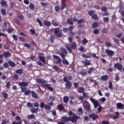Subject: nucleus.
Returning <instances> with one entry per match:
<instances>
[{
  "label": "nucleus",
  "instance_id": "f257e3e1",
  "mask_svg": "<svg viewBox=\"0 0 124 124\" xmlns=\"http://www.w3.org/2000/svg\"><path fill=\"white\" fill-rule=\"evenodd\" d=\"M69 116V117L66 116H63L61 118V120L62 122H64L65 123H68V122H72V123H75L77 122V120H80V116L75 115V113H73L71 111H69L68 112Z\"/></svg>",
  "mask_w": 124,
  "mask_h": 124
},
{
  "label": "nucleus",
  "instance_id": "f03ea898",
  "mask_svg": "<svg viewBox=\"0 0 124 124\" xmlns=\"http://www.w3.org/2000/svg\"><path fill=\"white\" fill-rule=\"evenodd\" d=\"M90 100L93 103L94 105V107L95 108H97V107L99 108H97L98 113H100L101 112V110H102V107L101 106L99 105V103H98V101L97 100H96L95 99H93V98H90Z\"/></svg>",
  "mask_w": 124,
  "mask_h": 124
},
{
  "label": "nucleus",
  "instance_id": "7ed1b4c3",
  "mask_svg": "<svg viewBox=\"0 0 124 124\" xmlns=\"http://www.w3.org/2000/svg\"><path fill=\"white\" fill-rule=\"evenodd\" d=\"M18 85L19 86L20 89L21 90L22 93H25L27 91V87L29 85V82H19Z\"/></svg>",
  "mask_w": 124,
  "mask_h": 124
},
{
  "label": "nucleus",
  "instance_id": "20e7f679",
  "mask_svg": "<svg viewBox=\"0 0 124 124\" xmlns=\"http://www.w3.org/2000/svg\"><path fill=\"white\" fill-rule=\"evenodd\" d=\"M63 80L64 82H66L65 84L66 89H67V90H70L72 87V83L69 80H67V77L66 76H65L63 78Z\"/></svg>",
  "mask_w": 124,
  "mask_h": 124
},
{
  "label": "nucleus",
  "instance_id": "39448f33",
  "mask_svg": "<svg viewBox=\"0 0 124 124\" xmlns=\"http://www.w3.org/2000/svg\"><path fill=\"white\" fill-rule=\"evenodd\" d=\"M82 105L83 106L84 109L87 111V112H91L92 110L91 109V105L90 103L87 101H84L82 103Z\"/></svg>",
  "mask_w": 124,
  "mask_h": 124
},
{
  "label": "nucleus",
  "instance_id": "423d86ee",
  "mask_svg": "<svg viewBox=\"0 0 124 124\" xmlns=\"http://www.w3.org/2000/svg\"><path fill=\"white\" fill-rule=\"evenodd\" d=\"M60 50L62 52L60 53V56L62 59H65V57H66V55L65 54H67V50H66V49H65V48L63 47H61L60 48Z\"/></svg>",
  "mask_w": 124,
  "mask_h": 124
},
{
  "label": "nucleus",
  "instance_id": "0eeeda50",
  "mask_svg": "<svg viewBox=\"0 0 124 124\" xmlns=\"http://www.w3.org/2000/svg\"><path fill=\"white\" fill-rule=\"evenodd\" d=\"M11 57V53L9 52H3L2 54H0V59H2V58H5V59L10 58Z\"/></svg>",
  "mask_w": 124,
  "mask_h": 124
},
{
  "label": "nucleus",
  "instance_id": "6e6552de",
  "mask_svg": "<svg viewBox=\"0 0 124 124\" xmlns=\"http://www.w3.org/2000/svg\"><path fill=\"white\" fill-rule=\"evenodd\" d=\"M46 109V110H51V107H50V106L48 105H45L44 104V102H42L40 104V108H41V109L44 108Z\"/></svg>",
  "mask_w": 124,
  "mask_h": 124
},
{
  "label": "nucleus",
  "instance_id": "1a4fd4ad",
  "mask_svg": "<svg viewBox=\"0 0 124 124\" xmlns=\"http://www.w3.org/2000/svg\"><path fill=\"white\" fill-rule=\"evenodd\" d=\"M114 67L115 68H117L118 70H119V71H121V70H123V66L122 65V64L120 63H116L114 64Z\"/></svg>",
  "mask_w": 124,
  "mask_h": 124
},
{
  "label": "nucleus",
  "instance_id": "9d476101",
  "mask_svg": "<svg viewBox=\"0 0 124 124\" xmlns=\"http://www.w3.org/2000/svg\"><path fill=\"white\" fill-rule=\"evenodd\" d=\"M51 85L50 84H43L41 85V87H42V88H45V87H46L48 88V90L50 91V92H53L54 89L53 88L51 87Z\"/></svg>",
  "mask_w": 124,
  "mask_h": 124
},
{
  "label": "nucleus",
  "instance_id": "9b49d317",
  "mask_svg": "<svg viewBox=\"0 0 124 124\" xmlns=\"http://www.w3.org/2000/svg\"><path fill=\"white\" fill-rule=\"evenodd\" d=\"M89 118L93 119V121H95L96 119H98V115L95 114V113H93L89 115Z\"/></svg>",
  "mask_w": 124,
  "mask_h": 124
},
{
  "label": "nucleus",
  "instance_id": "f8f14e48",
  "mask_svg": "<svg viewBox=\"0 0 124 124\" xmlns=\"http://www.w3.org/2000/svg\"><path fill=\"white\" fill-rule=\"evenodd\" d=\"M66 0H62L61 3L62 6H61L60 10H63L65 7H66Z\"/></svg>",
  "mask_w": 124,
  "mask_h": 124
},
{
  "label": "nucleus",
  "instance_id": "ddd939ff",
  "mask_svg": "<svg viewBox=\"0 0 124 124\" xmlns=\"http://www.w3.org/2000/svg\"><path fill=\"white\" fill-rule=\"evenodd\" d=\"M53 57L54 59H55V60H58L56 63L57 64L59 63V64L62 63V59L60 58V56L57 55H53Z\"/></svg>",
  "mask_w": 124,
  "mask_h": 124
},
{
  "label": "nucleus",
  "instance_id": "4468645a",
  "mask_svg": "<svg viewBox=\"0 0 124 124\" xmlns=\"http://www.w3.org/2000/svg\"><path fill=\"white\" fill-rule=\"evenodd\" d=\"M81 62L82 63H83L85 66H88V65H91V64H92L91 61L89 60H86V61L82 60L81 61Z\"/></svg>",
  "mask_w": 124,
  "mask_h": 124
},
{
  "label": "nucleus",
  "instance_id": "2eb2a0df",
  "mask_svg": "<svg viewBox=\"0 0 124 124\" xmlns=\"http://www.w3.org/2000/svg\"><path fill=\"white\" fill-rule=\"evenodd\" d=\"M105 52L106 53V54H108V56H113L114 55V54H115V52H114V51H112V50H110L109 49H106L105 50Z\"/></svg>",
  "mask_w": 124,
  "mask_h": 124
},
{
  "label": "nucleus",
  "instance_id": "dca6fc26",
  "mask_svg": "<svg viewBox=\"0 0 124 124\" xmlns=\"http://www.w3.org/2000/svg\"><path fill=\"white\" fill-rule=\"evenodd\" d=\"M36 82L38 83V84H42V85H43V84L47 83V81H46V80L40 78L37 79Z\"/></svg>",
  "mask_w": 124,
  "mask_h": 124
},
{
  "label": "nucleus",
  "instance_id": "f3484780",
  "mask_svg": "<svg viewBox=\"0 0 124 124\" xmlns=\"http://www.w3.org/2000/svg\"><path fill=\"white\" fill-rule=\"evenodd\" d=\"M116 105L118 109H123L124 108V104L121 103H118Z\"/></svg>",
  "mask_w": 124,
  "mask_h": 124
},
{
  "label": "nucleus",
  "instance_id": "a211bd4d",
  "mask_svg": "<svg viewBox=\"0 0 124 124\" xmlns=\"http://www.w3.org/2000/svg\"><path fill=\"white\" fill-rule=\"evenodd\" d=\"M31 93L32 94V97H33V98H35L36 99L38 98V94H37V93H35V92L34 91H31Z\"/></svg>",
  "mask_w": 124,
  "mask_h": 124
},
{
  "label": "nucleus",
  "instance_id": "6ab92c4d",
  "mask_svg": "<svg viewBox=\"0 0 124 124\" xmlns=\"http://www.w3.org/2000/svg\"><path fill=\"white\" fill-rule=\"evenodd\" d=\"M0 4L2 5V6H3V7H7V2H6L4 0H1L0 2Z\"/></svg>",
  "mask_w": 124,
  "mask_h": 124
},
{
  "label": "nucleus",
  "instance_id": "aec40b11",
  "mask_svg": "<svg viewBox=\"0 0 124 124\" xmlns=\"http://www.w3.org/2000/svg\"><path fill=\"white\" fill-rule=\"evenodd\" d=\"M115 114H116V115H117V116H113V115L110 116V118L112 117V119L113 120H116V119H118L119 116H120V114L119 113V112H118V111L115 112Z\"/></svg>",
  "mask_w": 124,
  "mask_h": 124
},
{
  "label": "nucleus",
  "instance_id": "412c9836",
  "mask_svg": "<svg viewBox=\"0 0 124 124\" xmlns=\"http://www.w3.org/2000/svg\"><path fill=\"white\" fill-rule=\"evenodd\" d=\"M44 25H45V26H46V27H50L51 22L47 20H44Z\"/></svg>",
  "mask_w": 124,
  "mask_h": 124
},
{
  "label": "nucleus",
  "instance_id": "4be33fe9",
  "mask_svg": "<svg viewBox=\"0 0 124 124\" xmlns=\"http://www.w3.org/2000/svg\"><path fill=\"white\" fill-rule=\"evenodd\" d=\"M8 64L11 67H15L16 64L13 61H8Z\"/></svg>",
  "mask_w": 124,
  "mask_h": 124
},
{
  "label": "nucleus",
  "instance_id": "5701e85b",
  "mask_svg": "<svg viewBox=\"0 0 124 124\" xmlns=\"http://www.w3.org/2000/svg\"><path fill=\"white\" fill-rule=\"evenodd\" d=\"M71 48L73 50H76V48H77V45L76 44V43L73 42L71 44Z\"/></svg>",
  "mask_w": 124,
  "mask_h": 124
},
{
  "label": "nucleus",
  "instance_id": "b1692460",
  "mask_svg": "<svg viewBox=\"0 0 124 124\" xmlns=\"http://www.w3.org/2000/svg\"><path fill=\"white\" fill-rule=\"evenodd\" d=\"M108 75H104L101 77V79L102 81H107L108 80Z\"/></svg>",
  "mask_w": 124,
  "mask_h": 124
},
{
  "label": "nucleus",
  "instance_id": "393cba45",
  "mask_svg": "<svg viewBox=\"0 0 124 124\" xmlns=\"http://www.w3.org/2000/svg\"><path fill=\"white\" fill-rule=\"evenodd\" d=\"M1 94L4 98V99H7L8 97V94L7 93H5V92H2L1 93Z\"/></svg>",
  "mask_w": 124,
  "mask_h": 124
},
{
  "label": "nucleus",
  "instance_id": "a878e982",
  "mask_svg": "<svg viewBox=\"0 0 124 124\" xmlns=\"http://www.w3.org/2000/svg\"><path fill=\"white\" fill-rule=\"evenodd\" d=\"M66 22L67 24H69V25H73L74 23H73V21H72V18H68L66 20Z\"/></svg>",
  "mask_w": 124,
  "mask_h": 124
},
{
  "label": "nucleus",
  "instance_id": "bb28decb",
  "mask_svg": "<svg viewBox=\"0 0 124 124\" xmlns=\"http://www.w3.org/2000/svg\"><path fill=\"white\" fill-rule=\"evenodd\" d=\"M63 100L64 103H67V102H68V101H69V98H68V96H65L63 98Z\"/></svg>",
  "mask_w": 124,
  "mask_h": 124
},
{
  "label": "nucleus",
  "instance_id": "cd10ccee",
  "mask_svg": "<svg viewBox=\"0 0 124 124\" xmlns=\"http://www.w3.org/2000/svg\"><path fill=\"white\" fill-rule=\"evenodd\" d=\"M78 92L79 93H83L85 92V89L83 87H79L78 90Z\"/></svg>",
  "mask_w": 124,
  "mask_h": 124
},
{
  "label": "nucleus",
  "instance_id": "c85d7f7f",
  "mask_svg": "<svg viewBox=\"0 0 124 124\" xmlns=\"http://www.w3.org/2000/svg\"><path fill=\"white\" fill-rule=\"evenodd\" d=\"M39 61H40V62H42L45 63V62H46L45 57H44L43 56H39Z\"/></svg>",
  "mask_w": 124,
  "mask_h": 124
},
{
  "label": "nucleus",
  "instance_id": "c756f323",
  "mask_svg": "<svg viewBox=\"0 0 124 124\" xmlns=\"http://www.w3.org/2000/svg\"><path fill=\"white\" fill-rule=\"evenodd\" d=\"M57 107L59 111H62L64 109V107H63V105L62 104L59 105Z\"/></svg>",
  "mask_w": 124,
  "mask_h": 124
},
{
  "label": "nucleus",
  "instance_id": "7c9ffc66",
  "mask_svg": "<svg viewBox=\"0 0 124 124\" xmlns=\"http://www.w3.org/2000/svg\"><path fill=\"white\" fill-rule=\"evenodd\" d=\"M29 8L30 9H31V10H34V8H35V6H34V4L32 3H30L29 5Z\"/></svg>",
  "mask_w": 124,
  "mask_h": 124
},
{
  "label": "nucleus",
  "instance_id": "2f4dec72",
  "mask_svg": "<svg viewBox=\"0 0 124 124\" xmlns=\"http://www.w3.org/2000/svg\"><path fill=\"white\" fill-rule=\"evenodd\" d=\"M94 70V68L93 67H91L89 68V70L88 71V74H92L93 71Z\"/></svg>",
  "mask_w": 124,
  "mask_h": 124
},
{
  "label": "nucleus",
  "instance_id": "473e14b6",
  "mask_svg": "<svg viewBox=\"0 0 124 124\" xmlns=\"http://www.w3.org/2000/svg\"><path fill=\"white\" fill-rule=\"evenodd\" d=\"M62 62L63 64H65L66 65H69V62L68 61H67L65 59H63L62 61Z\"/></svg>",
  "mask_w": 124,
  "mask_h": 124
},
{
  "label": "nucleus",
  "instance_id": "72a5a7b5",
  "mask_svg": "<svg viewBox=\"0 0 124 124\" xmlns=\"http://www.w3.org/2000/svg\"><path fill=\"white\" fill-rule=\"evenodd\" d=\"M38 108H32L31 110V113H37V112H38Z\"/></svg>",
  "mask_w": 124,
  "mask_h": 124
},
{
  "label": "nucleus",
  "instance_id": "f704fd0d",
  "mask_svg": "<svg viewBox=\"0 0 124 124\" xmlns=\"http://www.w3.org/2000/svg\"><path fill=\"white\" fill-rule=\"evenodd\" d=\"M65 48L67 49L69 53H72V49L71 48L69 47V45H66L65 46Z\"/></svg>",
  "mask_w": 124,
  "mask_h": 124
},
{
  "label": "nucleus",
  "instance_id": "c9c22d12",
  "mask_svg": "<svg viewBox=\"0 0 124 124\" xmlns=\"http://www.w3.org/2000/svg\"><path fill=\"white\" fill-rule=\"evenodd\" d=\"M14 31V29H13V28L12 27H11V28H9L7 29V31L8 33H11V32H13Z\"/></svg>",
  "mask_w": 124,
  "mask_h": 124
},
{
  "label": "nucleus",
  "instance_id": "e433bc0d",
  "mask_svg": "<svg viewBox=\"0 0 124 124\" xmlns=\"http://www.w3.org/2000/svg\"><path fill=\"white\" fill-rule=\"evenodd\" d=\"M92 19L93 20H98V16H97V15L94 14L92 16Z\"/></svg>",
  "mask_w": 124,
  "mask_h": 124
},
{
  "label": "nucleus",
  "instance_id": "4c0bfd02",
  "mask_svg": "<svg viewBox=\"0 0 124 124\" xmlns=\"http://www.w3.org/2000/svg\"><path fill=\"white\" fill-rule=\"evenodd\" d=\"M28 119L29 120H31L32 119H34L35 118V116L33 114H31L27 116Z\"/></svg>",
  "mask_w": 124,
  "mask_h": 124
},
{
  "label": "nucleus",
  "instance_id": "58836bf2",
  "mask_svg": "<svg viewBox=\"0 0 124 124\" xmlns=\"http://www.w3.org/2000/svg\"><path fill=\"white\" fill-rule=\"evenodd\" d=\"M27 105L29 108H32V107H33V105H32V103L30 102H28Z\"/></svg>",
  "mask_w": 124,
  "mask_h": 124
},
{
  "label": "nucleus",
  "instance_id": "ea45409f",
  "mask_svg": "<svg viewBox=\"0 0 124 124\" xmlns=\"http://www.w3.org/2000/svg\"><path fill=\"white\" fill-rule=\"evenodd\" d=\"M16 73L17 74H22V73H23V70H22V69L16 70Z\"/></svg>",
  "mask_w": 124,
  "mask_h": 124
},
{
  "label": "nucleus",
  "instance_id": "a19ab883",
  "mask_svg": "<svg viewBox=\"0 0 124 124\" xmlns=\"http://www.w3.org/2000/svg\"><path fill=\"white\" fill-rule=\"evenodd\" d=\"M63 36V34L62 32H59L56 34V37H62Z\"/></svg>",
  "mask_w": 124,
  "mask_h": 124
},
{
  "label": "nucleus",
  "instance_id": "79ce46f5",
  "mask_svg": "<svg viewBox=\"0 0 124 124\" xmlns=\"http://www.w3.org/2000/svg\"><path fill=\"white\" fill-rule=\"evenodd\" d=\"M94 13V11L93 10H90L88 11V15H89V16H93V15Z\"/></svg>",
  "mask_w": 124,
  "mask_h": 124
},
{
  "label": "nucleus",
  "instance_id": "37998d69",
  "mask_svg": "<svg viewBox=\"0 0 124 124\" xmlns=\"http://www.w3.org/2000/svg\"><path fill=\"white\" fill-rule=\"evenodd\" d=\"M60 32V28H56L54 29V34H58V33Z\"/></svg>",
  "mask_w": 124,
  "mask_h": 124
},
{
  "label": "nucleus",
  "instance_id": "c03bdc74",
  "mask_svg": "<svg viewBox=\"0 0 124 124\" xmlns=\"http://www.w3.org/2000/svg\"><path fill=\"white\" fill-rule=\"evenodd\" d=\"M11 86V82H10V81L6 82V88H7V89H9Z\"/></svg>",
  "mask_w": 124,
  "mask_h": 124
},
{
  "label": "nucleus",
  "instance_id": "a18cd8bd",
  "mask_svg": "<svg viewBox=\"0 0 124 124\" xmlns=\"http://www.w3.org/2000/svg\"><path fill=\"white\" fill-rule=\"evenodd\" d=\"M55 39V36L54 35H51L50 37V38L49 39V40L51 41V43H54Z\"/></svg>",
  "mask_w": 124,
  "mask_h": 124
},
{
  "label": "nucleus",
  "instance_id": "49530a36",
  "mask_svg": "<svg viewBox=\"0 0 124 124\" xmlns=\"http://www.w3.org/2000/svg\"><path fill=\"white\" fill-rule=\"evenodd\" d=\"M98 27V25L97 24V23L94 22L92 24V28H93L94 29H96Z\"/></svg>",
  "mask_w": 124,
  "mask_h": 124
},
{
  "label": "nucleus",
  "instance_id": "de8ad7c7",
  "mask_svg": "<svg viewBox=\"0 0 124 124\" xmlns=\"http://www.w3.org/2000/svg\"><path fill=\"white\" fill-rule=\"evenodd\" d=\"M24 47H26V48H31V45L29 43L24 44Z\"/></svg>",
  "mask_w": 124,
  "mask_h": 124
},
{
  "label": "nucleus",
  "instance_id": "09e8293b",
  "mask_svg": "<svg viewBox=\"0 0 124 124\" xmlns=\"http://www.w3.org/2000/svg\"><path fill=\"white\" fill-rule=\"evenodd\" d=\"M108 88L110 90H112L113 89V84L112 83V82L109 81L108 83Z\"/></svg>",
  "mask_w": 124,
  "mask_h": 124
},
{
  "label": "nucleus",
  "instance_id": "8fccbe9b",
  "mask_svg": "<svg viewBox=\"0 0 124 124\" xmlns=\"http://www.w3.org/2000/svg\"><path fill=\"white\" fill-rule=\"evenodd\" d=\"M37 22L40 25V27H42V26H43L42 22L41 21V20H40V19H39V18L37 19Z\"/></svg>",
  "mask_w": 124,
  "mask_h": 124
},
{
  "label": "nucleus",
  "instance_id": "3c124183",
  "mask_svg": "<svg viewBox=\"0 0 124 124\" xmlns=\"http://www.w3.org/2000/svg\"><path fill=\"white\" fill-rule=\"evenodd\" d=\"M25 95H28V94H30V93H31V91L30 90H26L24 92Z\"/></svg>",
  "mask_w": 124,
  "mask_h": 124
},
{
  "label": "nucleus",
  "instance_id": "603ef678",
  "mask_svg": "<svg viewBox=\"0 0 124 124\" xmlns=\"http://www.w3.org/2000/svg\"><path fill=\"white\" fill-rule=\"evenodd\" d=\"M115 80L116 82H118L120 80V77H119V74H116L115 78Z\"/></svg>",
  "mask_w": 124,
  "mask_h": 124
},
{
  "label": "nucleus",
  "instance_id": "864d4df0",
  "mask_svg": "<svg viewBox=\"0 0 124 124\" xmlns=\"http://www.w3.org/2000/svg\"><path fill=\"white\" fill-rule=\"evenodd\" d=\"M86 43H88V40L84 38L82 40V44L83 45H86Z\"/></svg>",
  "mask_w": 124,
  "mask_h": 124
},
{
  "label": "nucleus",
  "instance_id": "5fc2aeb1",
  "mask_svg": "<svg viewBox=\"0 0 124 124\" xmlns=\"http://www.w3.org/2000/svg\"><path fill=\"white\" fill-rule=\"evenodd\" d=\"M1 13L2 14V15H4L5 16H6V11H5V10L2 9L1 10Z\"/></svg>",
  "mask_w": 124,
  "mask_h": 124
},
{
  "label": "nucleus",
  "instance_id": "6e6d98bb",
  "mask_svg": "<svg viewBox=\"0 0 124 124\" xmlns=\"http://www.w3.org/2000/svg\"><path fill=\"white\" fill-rule=\"evenodd\" d=\"M78 86H79V83H78V82L74 83V87L75 89H78Z\"/></svg>",
  "mask_w": 124,
  "mask_h": 124
},
{
  "label": "nucleus",
  "instance_id": "4d7b16f0",
  "mask_svg": "<svg viewBox=\"0 0 124 124\" xmlns=\"http://www.w3.org/2000/svg\"><path fill=\"white\" fill-rule=\"evenodd\" d=\"M3 66L5 68H8V67H9V65H8V63H7V62H5L3 64Z\"/></svg>",
  "mask_w": 124,
  "mask_h": 124
},
{
  "label": "nucleus",
  "instance_id": "13d9d810",
  "mask_svg": "<svg viewBox=\"0 0 124 124\" xmlns=\"http://www.w3.org/2000/svg\"><path fill=\"white\" fill-rule=\"evenodd\" d=\"M113 40L114 41L115 43H116V44H117L118 45H119V44H120V43H119V42L120 41V40H119V39H115V38H114L113 39Z\"/></svg>",
  "mask_w": 124,
  "mask_h": 124
},
{
  "label": "nucleus",
  "instance_id": "bf43d9fd",
  "mask_svg": "<svg viewBox=\"0 0 124 124\" xmlns=\"http://www.w3.org/2000/svg\"><path fill=\"white\" fill-rule=\"evenodd\" d=\"M9 124V121H6V120H3L2 121L1 124Z\"/></svg>",
  "mask_w": 124,
  "mask_h": 124
},
{
  "label": "nucleus",
  "instance_id": "052dcab7",
  "mask_svg": "<svg viewBox=\"0 0 124 124\" xmlns=\"http://www.w3.org/2000/svg\"><path fill=\"white\" fill-rule=\"evenodd\" d=\"M55 10L56 12H59L60 11V6H56L55 7Z\"/></svg>",
  "mask_w": 124,
  "mask_h": 124
},
{
  "label": "nucleus",
  "instance_id": "680f3d73",
  "mask_svg": "<svg viewBox=\"0 0 124 124\" xmlns=\"http://www.w3.org/2000/svg\"><path fill=\"white\" fill-rule=\"evenodd\" d=\"M101 11L103 12H107V8H106V7H102L101 8Z\"/></svg>",
  "mask_w": 124,
  "mask_h": 124
},
{
  "label": "nucleus",
  "instance_id": "e2e57ef3",
  "mask_svg": "<svg viewBox=\"0 0 124 124\" xmlns=\"http://www.w3.org/2000/svg\"><path fill=\"white\" fill-rule=\"evenodd\" d=\"M15 23H16V24L18 26H20V25H21V22H20V20L18 19L15 20Z\"/></svg>",
  "mask_w": 124,
  "mask_h": 124
},
{
  "label": "nucleus",
  "instance_id": "0e129e2a",
  "mask_svg": "<svg viewBox=\"0 0 124 124\" xmlns=\"http://www.w3.org/2000/svg\"><path fill=\"white\" fill-rule=\"evenodd\" d=\"M105 45L107 46V47H111V43L106 42H105Z\"/></svg>",
  "mask_w": 124,
  "mask_h": 124
},
{
  "label": "nucleus",
  "instance_id": "69168bd1",
  "mask_svg": "<svg viewBox=\"0 0 124 124\" xmlns=\"http://www.w3.org/2000/svg\"><path fill=\"white\" fill-rule=\"evenodd\" d=\"M103 21L105 23H106V22H109V18L107 17H104Z\"/></svg>",
  "mask_w": 124,
  "mask_h": 124
},
{
  "label": "nucleus",
  "instance_id": "338daca9",
  "mask_svg": "<svg viewBox=\"0 0 124 124\" xmlns=\"http://www.w3.org/2000/svg\"><path fill=\"white\" fill-rule=\"evenodd\" d=\"M13 38H14V40L15 41H17L18 40V37H17V36H16V35L14 34L13 35Z\"/></svg>",
  "mask_w": 124,
  "mask_h": 124
},
{
  "label": "nucleus",
  "instance_id": "774afa93",
  "mask_svg": "<svg viewBox=\"0 0 124 124\" xmlns=\"http://www.w3.org/2000/svg\"><path fill=\"white\" fill-rule=\"evenodd\" d=\"M80 75H82L83 77L86 76V75H87V73L86 72H80Z\"/></svg>",
  "mask_w": 124,
  "mask_h": 124
}]
</instances>
